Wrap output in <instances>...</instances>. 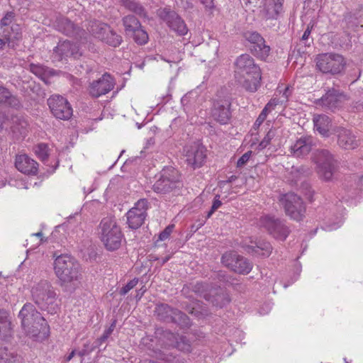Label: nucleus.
I'll use <instances>...</instances> for the list:
<instances>
[{"mask_svg": "<svg viewBox=\"0 0 363 363\" xmlns=\"http://www.w3.org/2000/svg\"><path fill=\"white\" fill-rule=\"evenodd\" d=\"M259 225L264 228L276 239L284 240L289 234V230L283 220L270 216H262L259 218Z\"/></svg>", "mask_w": 363, "mask_h": 363, "instance_id": "obj_14", "label": "nucleus"}, {"mask_svg": "<svg viewBox=\"0 0 363 363\" xmlns=\"http://www.w3.org/2000/svg\"><path fill=\"white\" fill-rule=\"evenodd\" d=\"M0 103L6 104L15 108H18L21 106L19 99L13 96L6 88L2 86H0Z\"/></svg>", "mask_w": 363, "mask_h": 363, "instance_id": "obj_31", "label": "nucleus"}, {"mask_svg": "<svg viewBox=\"0 0 363 363\" xmlns=\"http://www.w3.org/2000/svg\"><path fill=\"white\" fill-rule=\"evenodd\" d=\"M270 112V110L269 108H267V107L265 106L263 110L262 111V112L260 113V114L259 115V116H261L262 118H264L266 119L267 116V114Z\"/></svg>", "mask_w": 363, "mask_h": 363, "instance_id": "obj_59", "label": "nucleus"}, {"mask_svg": "<svg viewBox=\"0 0 363 363\" xmlns=\"http://www.w3.org/2000/svg\"><path fill=\"white\" fill-rule=\"evenodd\" d=\"M221 262L229 269L238 274H247L252 269V264L247 259L235 251H230L223 254Z\"/></svg>", "mask_w": 363, "mask_h": 363, "instance_id": "obj_12", "label": "nucleus"}, {"mask_svg": "<svg viewBox=\"0 0 363 363\" xmlns=\"http://www.w3.org/2000/svg\"><path fill=\"white\" fill-rule=\"evenodd\" d=\"M54 270L62 285L78 281L82 278L80 264L68 255L56 257L54 261Z\"/></svg>", "mask_w": 363, "mask_h": 363, "instance_id": "obj_4", "label": "nucleus"}, {"mask_svg": "<svg viewBox=\"0 0 363 363\" xmlns=\"http://www.w3.org/2000/svg\"><path fill=\"white\" fill-rule=\"evenodd\" d=\"M179 335L169 331H164L159 338L161 348L174 347Z\"/></svg>", "mask_w": 363, "mask_h": 363, "instance_id": "obj_35", "label": "nucleus"}, {"mask_svg": "<svg viewBox=\"0 0 363 363\" xmlns=\"http://www.w3.org/2000/svg\"><path fill=\"white\" fill-rule=\"evenodd\" d=\"M155 313L158 319L165 322H173L182 327L190 325L189 317L182 311L171 308L167 304L157 305L155 308Z\"/></svg>", "mask_w": 363, "mask_h": 363, "instance_id": "obj_13", "label": "nucleus"}, {"mask_svg": "<svg viewBox=\"0 0 363 363\" xmlns=\"http://www.w3.org/2000/svg\"><path fill=\"white\" fill-rule=\"evenodd\" d=\"M89 32L95 38L114 48L119 46L122 43V37L118 35L106 23L99 21L92 22L90 26Z\"/></svg>", "mask_w": 363, "mask_h": 363, "instance_id": "obj_10", "label": "nucleus"}, {"mask_svg": "<svg viewBox=\"0 0 363 363\" xmlns=\"http://www.w3.org/2000/svg\"><path fill=\"white\" fill-rule=\"evenodd\" d=\"M230 105V99L228 97L216 100L211 110L213 119L220 124L228 123L231 116Z\"/></svg>", "mask_w": 363, "mask_h": 363, "instance_id": "obj_19", "label": "nucleus"}, {"mask_svg": "<svg viewBox=\"0 0 363 363\" xmlns=\"http://www.w3.org/2000/svg\"><path fill=\"white\" fill-rule=\"evenodd\" d=\"M157 15L167 26L179 35H184L188 28L184 21L170 8H160L157 11Z\"/></svg>", "mask_w": 363, "mask_h": 363, "instance_id": "obj_11", "label": "nucleus"}, {"mask_svg": "<svg viewBox=\"0 0 363 363\" xmlns=\"http://www.w3.org/2000/svg\"><path fill=\"white\" fill-rule=\"evenodd\" d=\"M284 0H262L259 16L264 21L276 20L283 12Z\"/></svg>", "mask_w": 363, "mask_h": 363, "instance_id": "obj_17", "label": "nucleus"}, {"mask_svg": "<svg viewBox=\"0 0 363 363\" xmlns=\"http://www.w3.org/2000/svg\"><path fill=\"white\" fill-rule=\"evenodd\" d=\"M130 35H133L134 40L138 44L144 45L148 40V35L147 32L142 29L141 27L138 28L135 31H134V33H132V34Z\"/></svg>", "mask_w": 363, "mask_h": 363, "instance_id": "obj_41", "label": "nucleus"}, {"mask_svg": "<svg viewBox=\"0 0 363 363\" xmlns=\"http://www.w3.org/2000/svg\"><path fill=\"white\" fill-rule=\"evenodd\" d=\"M235 77L247 91L255 92L260 85L261 70L249 55H241L235 61Z\"/></svg>", "mask_w": 363, "mask_h": 363, "instance_id": "obj_1", "label": "nucleus"}, {"mask_svg": "<svg viewBox=\"0 0 363 363\" xmlns=\"http://www.w3.org/2000/svg\"><path fill=\"white\" fill-rule=\"evenodd\" d=\"M11 31L3 30L4 37L0 35V49H2L7 43L9 47L13 48L16 42L21 38V28L18 24L12 25Z\"/></svg>", "mask_w": 363, "mask_h": 363, "instance_id": "obj_28", "label": "nucleus"}, {"mask_svg": "<svg viewBox=\"0 0 363 363\" xmlns=\"http://www.w3.org/2000/svg\"><path fill=\"white\" fill-rule=\"evenodd\" d=\"M317 68L323 73H340L345 67V62L342 55L332 53L319 55L316 59Z\"/></svg>", "mask_w": 363, "mask_h": 363, "instance_id": "obj_9", "label": "nucleus"}, {"mask_svg": "<svg viewBox=\"0 0 363 363\" xmlns=\"http://www.w3.org/2000/svg\"><path fill=\"white\" fill-rule=\"evenodd\" d=\"M116 320H114L112 323L111 324V325L108 327V328H107L106 330H105V331L104 332V335H106L108 338L109 337V336L112 334L113 331L114 330L115 328H116Z\"/></svg>", "mask_w": 363, "mask_h": 363, "instance_id": "obj_54", "label": "nucleus"}, {"mask_svg": "<svg viewBox=\"0 0 363 363\" xmlns=\"http://www.w3.org/2000/svg\"><path fill=\"white\" fill-rule=\"evenodd\" d=\"M200 2L208 9L213 7V0H199Z\"/></svg>", "mask_w": 363, "mask_h": 363, "instance_id": "obj_55", "label": "nucleus"}, {"mask_svg": "<svg viewBox=\"0 0 363 363\" xmlns=\"http://www.w3.org/2000/svg\"><path fill=\"white\" fill-rule=\"evenodd\" d=\"M138 283V279H133L128 281L125 286H124L120 290V294L121 295H125L128 294L131 289H133Z\"/></svg>", "mask_w": 363, "mask_h": 363, "instance_id": "obj_48", "label": "nucleus"}, {"mask_svg": "<svg viewBox=\"0 0 363 363\" xmlns=\"http://www.w3.org/2000/svg\"><path fill=\"white\" fill-rule=\"evenodd\" d=\"M57 29L67 35H74L77 33V28L74 24L68 18L61 17L57 19L56 24Z\"/></svg>", "mask_w": 363, "mask_h": 363, "instance_id": "obj_32", "label": "nucleus"}, {"mask_svg": "<svg viewBox=\"0 0 363 363\" xmlns=\"http://www.w3.org/2000/svg\"><path fill=\"white\" fill-rule=\"evenodd\" d=\"M292 94V90L290 88L289 86H287L284 88L282 95L280 97L281 99V102H284V104L286 103L289 100V96Z\"/></svg>", "mask_w": 363, "mask_h": 363, "instance_id": "obj_51", "label": "nucleus"}, {"mask_svg": "<svg viewBox=\"0 0 363 363\" xmlns=\"http://www.w3.org/2000/svg\"><path fill=\"white\" fill-rule=\"evenodd\" d=\"M13 325L10 320L7 313L6 312L2 319L0 320V337L7 339L12 335Z\"/></svg>", "mask_w": 363, "mask_h": 363, "instance_id": "obj_34", "label": "nucleus"}, {"mask_svg": "<svg viewBox=\"0 0 363 363\" xmlns=\"http://www.w3.org/2000/svg\"><path fill=\"white\" fill-rule=\"evenodd\" d=\"M52 115L61 120H68L72 116V108L66 99L60 95H52L48 99Z\"/></svg>", "mask_w": 363, "mask_h": 363, "instance_id": "obj_16", "label": "nucleus"}, {"mask_svg": "<svg viewBox=\"0 0 363 363\" xmlns=\"http://www.w3.org/2000/svg\"><path fill=\"white\" fill-rule=\"evenodd\" d=\"M174 228V224H171L167 226L164 230L160 233L158 240L164 241L169 239L171 233L173 232Z\"/></svg>", "mask_w": 363, "mask_h": 363, "instance_id": "obj_47", "label": "nucleus"}, {"mask_svg": "<svg viewBox=\"0 0 363 363\" xmlns=\"http://www.w3.org/2000/svg\"><path fill=\"white\" fill-rule=\"evenodd\" d=\"M174 347L186 352H190L191 348L190 342L184 336L178 337L177 344Z\"/></svg>", "mask_w": 363, "mask_h": 363, "instance_id": "obj_43", "label": "nucleus"}, {"mask_svg": "<svg viewBox=\"0 0 363 363\" xmlns=\"http://www.w3.org/2000/svg\"><path fill=\"white\" fill-rule=\"evenodd\" d=\"M0 363H22L21 357L10 352H0Z\"/></svg>", "mask_w": 363, "mask_h": 363, "instance_id": "obj_38", "label": "nucleus"}, {"mask_svg": "<svg viewBox=\"0 0 363 363\" xmlns=\"http://www.w3.org/2000/svg\"><path fill=\"white\" fill-rule=\"evenodd\" d=\"M270 112V110L269 108H267V107L265 106L263 110L262 111V112L260 113V114L259 115V116H261L262 118H264L266 119L267 116V114Z\"/></svg>", "mask_w": 363, "mask_h": 363, "instance_id": "obj_58", "label": "nucleus"}, {"mask_svg": "<svg viewBox=\"0 0 363 363\" xmlns=\"http://www.w3.org/2000/svg\"><path fill=\"white\" fill-rule=\"evenodd\" d=\"M277 129H270L263 140L260 142L258 145L259 150H263L267 147V145L270 143L271 140L274 138L277 135Z\"/></svg>", "mask_w": 363, "mask_h": 363, "instance_id": "obj_45", "label": "nucleus"}, {"mask_svg": "<svg viewBox=\"0 0 363 363\" xmlns=\"http://www.w3.org/2000/svg\"><path fill=\"white\" fill-rule=\"evenodd\" d=\"M314 128L323 136L328 137L332 128L330 118L325 115H315L313 117Z\"/></svg>", "mask_w": 363, "mask_h": 363, "instance_id": "obj_30", "label": "nucleus"}, {"mask_svg": "<svg viewBox=\"0 0 363 363\" xmlns=\"http://www.w3.org/2000/svg\"><path fill=\"white\" fill-rule=\"evenodd\" d=\"M311 33V30L309 28V26H308V28L306 29V30L304 31L303 35H302V40H306L308 38V36L310 35Z\"/></svg>", "mask_w": 363, "mask_h": 363, "instance_id": "obj_60", "label": "nucleus"}, {"mask_svg": "<svg viewBox=\"0 0 363 363\" xmlns=\"http://www.w3.org/2000/svg\"><path fill=\"white\" fill-rule=\"evenodd\" d=\"M245 37L252 45L251 50L259 57L268 56L270 48L265 45L264 39L257 32H247Z\"/></svg>", "mask_w": 363, "mask_h": 363, "instance_id": "obj_23", "label": "nucleus"}, {"mask_svg": "<svg viewBox=\"0 0 363 363\" xmlns=\"http://www.w3.org/2000/svg\"><path fill=\"white\" fill-rule=\"evenodd\" d=\"M213 287V286L206 283L197 282L192 285L191 289L194 293L204 298V295L209 294L211 289Z\"/></svg>", "mask_w": 363, "mask_h": 363, "instance_id": "obj_39", "label": "nucleus"}, {"mask_svg": "<svg viewBox=\"0 0 363 363\" xmlns=\"http://www.w3.org/2000/svg\"><path fill=\"white\" fill-rule=\"evenodd\" d=\"M13 123H16L13 127V131L24 134L28 126L27 121L22 118L16 117L13 118Z\"/></svg>", "mask_w": 363, "mask_h": 363, "instance_id": "obj_44", "label": "nucleus"}, {"mask_svg": "<svg viewBox=\"0 0 363 363\" xmlns=\"http://www.w3.org/2000/svg\"><path fill=\"white\" fill-rule=\"evenodd\" d=\"M114 82L108 74H104L101 78L93 81L89 87V92L93 97L98 98L104 95L113 89Z\"/></svg>", "mask_w": 363, "mask_h": 363, "instance_id": "obj_20", "label": "nucleus"}, {"mask_svg": "<svg viewBox=\"0 0 363 363\" xmlns=\"http://www.w3.org/2000/svg\"><path fill=\"white\" fill-rule=\"evenodd\" d=\"M265 106L267 107V108H269L271 111L275 108L276 106L274 104V102L270 100Z\"/></svg>", "mask_w": 363, "mask_h": 363, "instance_id": "obj_62", "label": "nucleus"}, {"mask_svg": "<svg viewBox=\"0 0 363 363\" xmlns=\"http://www.w3.org/2000/svg\"><path fill=\"white\" fill-rule=\"evenodd\" d=\"M148 207L149 203L147 199H140L135 203L134 207L126 213L129 228L138 229L143 224Z\"/></svg>", "mask_w": 363, "mask_h": 363, "instance_id": "obj_15", "label": "nucleus"}, {"mask_svg": "<svg viewBox=\"0 0 363 363\" xmlns=\"http://www.w3.org/2000/svg\"><path fill=\"white\" fill-rule=\"evenodd\" d=\"M16 167L25 174H35L38 172V163L26 155L16 157Z\"/></svg>", "mask_w": 363, "mask_h": 363, "instance_id": "obj_26", "label": "nucleus"}, {"mask_svg": "<svg viewBox=\"0 0 363 363\" xmlns=\"http://www.w3.org/2000/svg\"><path fill=\"white\" fill-rule=\"evenodd\" d=\"M18 317L27 335L35 338L40 333L45 335L48 332L49 327L46 320L32 303L24 304L18 313Z\"/></svg>", "mask_w": 363, "mask_h": 363, "instance_id": "obj_3", "label": "nucleus"}, {"mask_svg": "<svg viewBox=\"0 0 363 363\" xmlns=\"http://www.w3.org/2000/svg\"><path fill=\"white\" fill-rule=\"evenodd\" d=\"M313 160L317 165L319 177L325 181H330L333 176L336 164L333 155L327 150H318L314 154Z\"/></svg>", "mask_w": 363, "mask_h": 363, "instance_id": "obj_8", "label": "nucleus"}, {"mask_svg": "<svg viewBox=\"0 0 363 363\" xmlns=\"http://www.w3.org/2000/svg\"><path fill=\"white\" fill-rule=\"evenodd\" d=\"M94 350V347L91 346L90 349H83L82 350L78 352L77 354L80 357H83L91 352Z\"/></svg>", "mask_w": 363, "mask_h": 363, "instance_id": "obj_56", "label": "nucleus"}, {"mask_svg": "<svg viewBox=\"0 0 363 363\" xmlns=\"http://www.w3.org/2000/svg\"><path fill=\"white\" fill-rule=\"evenodd\" d=\"M35 152L39 159L45 161L48 157V147L45 143L38 144L35 147Z\"/></svg>", "mask_w": 363, "mask_h": 363, "instance_id": "obj_46", "label": "nucleus"}, {"mask_svg": "<svg viewBox=\"0 0 363 363\" xmlns=\"http://www.w3.org/2000/svg\"><path fill=\"white\" fill-rule=\"evenodd\" d=\"M14 19V13L13 12H8L4 16V18L0 21L1 28L4 29H7L9 31H11V27L12 25H15L16 23H12Z\"/></svg>", "mask_w": 363, "mask_h": 363, "instance_id": "obj_42", "label": "nucleus"}, {"mask_svg": "<svg viewBox=\"0 0 363 363\" xmlns=\"http://www.w3.org/2000/svg\"><path fill=\"white\" fill-rule=\"evenodd\" d=\"M265 106L267 107V108H269L271 111L275 108L276 106L274 104V102L270 100Z\"/></svg>", "mask_w": 363, "mask_h": 363, "instance_id": "obj_63", "label": "nucleus"}, {"mask_svg": "<svg viewBox=\"0 0 363 363\" xmlns=\"http://www.w3.org/2000/svg\"><path fill=\"white\" fill-rule=\"evenodd\" d=\"M264 120H265L264 118H262L261 116H259L253 125V128L255 129H257L262 125V123L264 121Z\"/></svg>", "mask_w": 363, "mask_h": 363, "instance_id": "obj_57", "label": "nucleus"}, {"mask_svg": "<svg viewBox=\"0 0 363 363\" xmlns=\"http://www.w3.org/2000/svg\"><path fill=\"white\" fill-rule=\"evenodd\" d=\"M182 186V182L178 178L177 171L174 168L168 167L163 169L160 177L153 185L155 192L162 194L172 193L179 194Z\"/></svg>", "mask_w": 363, "mask_h": 363, "instance_id": "obj_6", "label": "nucleus"}, {"mask_svg": "<svg viewBox=\"0 0 363 363\" xmlns=\"http://www.w3.org/2000/svg\"><path fill=\"white\" fill-rule=\"evenodd\" d=\"M204 298L213 306L222 308L230 301L228 294L220 287H213L209 294L204 295Z\"/></svg>", "mask_w": 363, "mask_h": 363, "instance_id": "obj_25", "label": "nucleus"}, {"mask_svg": "<svg viewBox=\"0 0 363 363\" xmlns=\"http://www.w3.org/2000/svg\"><path fill=\"white\" fill-rule=\"evenodd\" d=\"M149 259L150 261H160V260L158 255H157V254H150L149 255Z\"/></svg>", "mask_w": 363, "mask_h": 363, "instance_id": "obj_61", "label": "nucleus"}, {"mask_svg": "<svg viewBox=\"0 0 363 363\" xmlns=\"http://www.w3.org/2000/svg\"><path fill=\"white\" fill-rule=\"evenodd\" d=\"M206 150L202 145L190 146L186 152V161L193 169L201 167L206 158Z\"/></svg>", "mask_w": 363, "mask_h": 363, "instance_id": "obj_21", "label": "nucleus"}, {"mask_svg": "<svg viewBox=\"0 0 363 363\" xmlns=\"http://www.w3.org/2000/svg\"><path fill=\"white\" fill-rule=\"evenodd\" d=\"M82 55L79 48L75 43H72L69 40L60 42L54 48L52 55L53 61H62L67 57L78 58Z\"/></svg>", "mask_w": 363, "mask_h": 363, "instance_id": "obj_18", "label": "nucleus"}, {"mask_svg": "<svg viewBox=\"0 0 363 363\" xmlns=\"http://www.w3.org/2000/svg\"><path fill=\"white\" fill-rule=\"evenodd\" d=\"M279 201L283 206L286 214L296 221L301 220L305 216L306 206L300 196L294 193L282 194Z\"/></svg>", "mask_w": 363, "mask_h": 363, "instance_id": "obj_7", "label": "nucleus"}, {"mask_svg": "<svg viewBox=\"0 0 363 363\" xmlns=\"http://www.w3.org/2000/svg\"><path fill=\"white\" fill-rule=\"evenodd\" d=\"M34 238H37L38 239V242L35 244V246H39L40 244L45 241V240H44L42 232L31 234L30 236V240H32Z\"/></svg>", "mask_w": 363, "mask_h": 363, "instance_id": "obj_52", "label": "nucleus"}, {"mask_svg": "<svg viewBox=\"0 0 363 363\" xmlns=\"http://www.w3.org/2000/svg\"><path fill=\"white\" fill-rule=\"evenodd\" d=\"M337 144L343 149L353 150L358 146V140L350 130L340 128L337 134Z\"/></svg>", "mask_w": 363, "mask_h": 363, "instance_id": "obj_29", "label": "nucleus"}, {"mask_svg": "<svg viewBox=\"0 0 363 363\" xmlns=\"http://www.w3.org/2000/svg\"><path fill=\"white\" fill-rule=\"evenodd\" d=\"M98 233L107 250L115 251L120 248L123 235L113 218H104L99 225Z\"/></svg>", "mask_w": 363, "mask_h": 363, "instance_id": "obj_5", "label": "nucleus"}, {"mask_svg": "<svg viewBox=\"0 0 363 363\" xmlns=\"http://www.w3.org/2000/svg\"><path fill=\"white\" fill-rule=\"evenodd\" d=\"M252 155V151H247L245 154H243L237 162V167H241L244 166L250 160V156Z\"/></svg>", "mask_w": 363, "mask_h": 363, "instance_id": "obj_49", "label": "nucleus"}, {"mask_svg": "<svg viewBox=\"0 0 363 363\" xmlns=\"http://www.w3.org/2000/svg\"><path fill=\"white\" fill-rule=\"evenodd\" d=\"M315 145V140L311 135H304L299 138L291 147V152L296 157L307 155Z\"/></svg>", "mask_w": 363, "mask_h": 363, "instance_id": "obj_24", "label": "nucleus"}, {"mask_svg": "<svg viewBox=\"0 0 363 363\" xmlns=\"http://www.w3.org/2000/svg\"><path fill=\"white\" fill-rule=\"evenodd\" d=\"M75 355V350H72L68 356L65 357L66 362H69Z\"/></svg>", "mask_w": 363, "mask_h": 363, "instance_id": "obj_64", "label": "nucleus"}, {"mask_svg": "<svg viewBox=\"0 0 363 363\" xmlns=\"http://www.w3.org/2000/svg\"><path fill=\"white\" fill-rule=\"evenodd\" d=\"M123 23L127 35L134 33L138 28L141 27L140 21L133 15H128L123 18Z\"/></svg>", "mask_w": 363, "mask_h": 363, "instance_id": "obj_37", "label": "nucleus"}, {"mask_svg": "<svg viewBox=\"0 0 363 363\" xmlns=\"http://www.w3.org/2000/svg\"><path fill=\"white\" fill-rule=\"evenodd\" d=\"M348 99L347 96L343 92L332 88L322 97L321 101L323 106L332 111H335L341 107Z\"/></svg>", "mask_w": 363, "mask_h": 363, "instance_id": "obj_22", "label": "nucleus"}, {"mask_svg": "<svg viewBox=\"0 0 363 363\" xmlns=\"http://www.w3.org/2000/svg\"><path fill=\"white\" fill-rule=\"evenodd\" d=\"M31 296L34 303L43 311L55 314L60 310L57 293L47 280H41L32 286Z\"/></svg>", "mask_w": 363, "mask_h": 363, "instance_id": "obj_2", "label": "nucleus"}, {"mask_svg": "<svg viewBox=\"0 0 363 363\" xmlns=\"http://www.w3.org/2000/svg\"><path fill=\"white\" fill-rule=\"evenodd\" d=\"M244 247L249 253L258 254L262 256L268 257L271 252L272 247L270 243L263 240H253L250 238V242H245Z\"/></svg>", "mask_w": 363, "mask_h": 363, "instance_id": "obj_27", "label": "nucleus"}, {"mask_svg": "<svg viewBox=\"0 0 363 363\" xmlns=\"http://www.w3.org/2000/svg\"><path fill=\"white\" fill-rule=\"evenodd\" d=\"M30 70L45 82H47L48 77L53 74V70L41 65L30 64Z\"/></svg>", "mask_w": 363, "mask_h": 363, "instance_id": "obj_36", "label": "nucleus"}, {"mask_svg": "<svg viewBox=\"0 0 363 363\" xmlns=\"http://www.w3.org/2000/svg\"><path fill=\"white\" fill-rule=\"evenodd\" d=\"M220 196L217 195L213 202V205L211 206V211L208 212L207 217L210 218L211 216L214 213L215 211H216L218 208L220 207L222 205L221 201L219 199Z\"/></svg>", "mask_w": 363, "mask_h": 363, "instance_id": "obj_50", "label": "nucleus"}, {"mask_svg": "<svg viewBox=\"0 0 363 363\" xmlns=\"http://www.w3.org/2000/svg\"><path fill=\"white\" fill-rule=\"evenodd\" d=\"M122 5L130 11L135 13L141 18H147L145 9L138 2L134 0H121Z\"/></svg>", "mask_w": 363, "mask_h": 363, "instance_id": "obj_33", "label": "nucleus"}, {"mask_svg": "<svg viewBox=\"0 0 363 363\" xmlns=\"http://www.w3.org/2000/svg\"><path fill=\"white\" fill-rule=\"evenodd\" d=\"M153 342H154L153 340L149 338L148 337H143L142 339V344L147 346V347L150 350L152 351V352H153L152 356H155V357L159 358V359H163V354L162 353L161 350L157 347L155 348L153 346Z\"/></svg>", "mask_w": 363, "mask_h": 363, "instance_id": "obj_40", "label": "nucleus"}, {"mask_svg": "<svg viewBox=\"0 0 363 363\" xmlns=\"http://www.w3.org/2000/svg\"><path fill=\"white\" fill-rule=\"evenodd\" d=\"M107 339L108 337L103 334L100 337L95 340V342L92 344L91 346L95 350L96 348L100 347L104 342H105L107 340Z\"/></svg>", "mask_w": 363, "mask_h": 363, "instance_id": "obj_53", "label": "nucleus"}]
</instances>
